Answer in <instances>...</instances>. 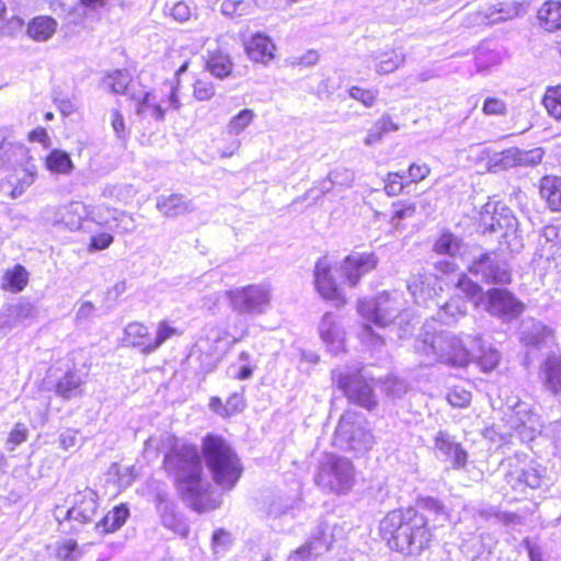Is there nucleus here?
<instances>
[{"instance_id": "f257e3e1", "label": "nucleus", "mask_w": 561, "mask_h": 561, "mask_svg": "<svg viewBox=\"0 0 561 561\" xmlns=\"http://www.w3.org/2000/svg\"><path fill=\"white\" fill-rule=\"evenodd\" d=\"M417 507L394 510L379 522V535L386 546L405 556H419L430 547L433 529L449 522V512L437 499L420 497Z\"/></svg>"}, {"instance_id": "f03ea898", "label": "nucleus", "mask_w": 561, "mask_h": 561, "mask_svg": "<svg viewBox=\"0 0 561 561\" xmlns=\"http://www.w3.org/2000/svg\"><path fill=\"white\" fill-rule=\"evenodd\" d=\"M164 467L174 478L183 500L195 511H202L209 482L203 476L197 448L192 445L173 448L164 458Z\"/></svg>"}, {"instance_id": "7ed1b4c3", "label": "nucleus", "mask_w": 561, "mask_h": 561, "mask_svg": "<svg viewBox=\"0 0 561 561\" xmlns=\"http://www.w3.org/2000/svg\"><path fill=\"white\" fill-rule=\"evenodd\" d=\"M414 347L425 365L443 363L453 367H465L472 358L460 336L448 331H436L432 322L424 324Z\"/></svg>"}, {"instance_id": "20e7f679", "label": "nucleus", "mask_w": 561, "mask_h": 561, "mask_svg": "<svg viewBox=\"0 0 561 561\" xmlns=\"http://www.w3.org/2000/svg\"><path fill=\"white\" fill-rule=\"evenodd\" d=\"M202 451L215 483L224 490H231L243 470L232 447L218 435H207L203 439Z\"/></svg>"}, {"instance_id": "39448f33", "label": "nucleus", "mask_w": 561, "mask_h": 561, "mask_svg": "<svg viewBox=\"0 0 561 561\" xmlns=\"http://www.w3.org/2000/svg\"><path fill=\"white\" fill-rule=\"evenodd\" d=\"M404 301L400 293H380L375 298H364L358 300L357 311L360 317L367 322L364 324L360 332V339L364 343L376 346L382 344L379 336L373 333V329L368 323H374L377 327H386L392 321L402 316Z\"/></svg>"}, {"instance_id": "423d86ee", "label": "nucleus", "mask_w": 561, "mask_h": 561, "mask_svg": "<svg viewBox=\"0 0 561 561\" xmlns=\"http://www.w3.org/2000/svg\"><path fill=\"white\" fill-rule=\"evenodd\" d=\"M28 160L26 147L14 141L7 130L0 129V167L23 165L15 171V174L7 179V184L11 186L10 196L12 198L21 196L35 180L36 167Z\"/></svg>"}, {"instance_id": "0eeeda50", "label": "nucleus", "mask_w": 561, "mask_h": 561, "mask_svg": "<svg viewBox=\"0 0 561 561\" xmlns=\"http://www.w3.org/2000/svg\"><path fill=\"white\" fill-rule=\"evenodd\" d=\"M237 342V339L229 340V332L225 328L206 325L191 351V357L199 362L204 371H210Z\"/></svg>"}, {"instance_id": "6e6552de", "label": "nucleus", "mask_w": 561, "mask_h": 561, "mask_svg": "<svg viewBox=\"0 0 561 561\" xmlns=\"http://www.w3.org/2000/svg\"><path fill=\"white\" fill-rule=\"evenodd\" d=\"M355 468L350 459L327 454L320 461L316 483L329 492L346 494L355 483Z\"/></svg>"}, {"instance_id": "1a4fd4ad", "label": "nucleus", "mask_w": 561, "mask_h": 561, "mask_svg": "<svg viewBox=\"0 0 561 561\" xmlns=\"http://www.w3.org/2000/svg\"><path fill=\"white\" fill-rule=\"evenodd\" d=\"M225 297L239 314L262 316L272 307L273 287L270 283L250 284L226 290Z\"/></svg>"}, {"instance_id": "9d476101", "label": "nucleus", "mask_w": 561, "mask_h": 561, "mask_svg": "<svg viewBox=\"0 0 561 561\" xmlns=\"http://www.w3.org/2000/svg\"><path fill=\"white\" fill-rule=\"evenodd\" d=\"M504 416L507 425L514 430L523 440H533L542 431L540 416L534 411L530 403L516 396L505 399Z\"/></svg>"}, {"instance_id": "9b49d317", "label": "nucleus", "mask_w": 561, "mask_h": 561, "mask_svg": "<svg viewBox=\"0 0 561 561\" xmlns=\"http://www.w3.org/2000/svg\"><path fill=\"white\" fill-rule=\"evenodd\" d=\"M56 222L62 224L70 231L91 232V222L99 227H111L107 216H103V206L85 205L82 202H70L57 211Z\"/></svg>"}, {"instance_id": "f8f14e48", "label": "nucleus", "mask_w": 561, "mask_h": 561, "mask_svg": "<svg viewBox=\"0 0 561 561\" xmlns=\"http://www.w3.org/2000/svg\"><path fill=\"white\" fill-rule=\"evenodd\" d=\"M334 445L341 449L366 453L374 445V436L362 425L356 412L346 411L336 426Z\"/></svg>"}, {"instance_id": "ddd939ff", "label": "nucleus", "mask_w": 561, "mask_h": 561, "mask_svg": "<svg viewBox=\"0 0 561 561\" xmlns=\"http://www.w3.org/2000/svg\"><path fill=\"white\" fill-rule=\"evenodd\" d=\"M332 379L341 389L347 399L362 408L371 410L377 401L370 382L360 374L359 369L355 371L333 370Z\"/></svg>"}, {"instance_id": "4468645a", "label": "nucleus", "mask_w": 561, "mask_h": 561, "mask_svg": "<svg viewBox=\"0 0 561 561\" xmlns=\"http://www.w3.org/2000/svg\"><path fill=\"white\" fill-rule=\"evenodd\" d=\"M484 308L491 314L512 320L520 316L525 309L524 304L506 289H490L484 298Z\"/></svg>"}, {"instance_id": "2eb2a0df", "label": "nucleus", "mask_w": 561, "mask_h": 561, "mask_svg": "<svg viewBox=\"0 0 561 561\" xmlns=\"http://www.w3.org/2000/svg\"><path fill=\"white\" fill-rule=\"evenodd\" d=\"M314 287L319 295L337 305L346 304L345 295L342 288L335 282L332 275V266L327 257L317 261L313 272Z\"/></svg>"}, {"instance_id": "dca6fc26", "label": "nucleus", "mask_w": 561, "mask_h": 561, "mask_svg": "<svg viewBox=\"0 0 561 561\" xmlns=\"http://www.w3.org/2000/svg\"><path fill=\"white\" fill-rule=\"evenodd\" d=\"M481 222L484 230L491 232L503 230L504 236L515 233L518 228V220L513 211L504 204H486L481 213Z\"/></svg>"}, {"instance_id": "f3484780", "label": "nucleus", "mask_w": 561, "mask_h": 561, "mask_svg": "<svg viewBox=\"0 0 561 561\" xmlns=\"http://www.w3.org/2000/svg\"><path fill=\"white\" fill-rule=\"evenodd\" d=\"M378 257L375 253L355 252L347 255L340 264V272L350 287H355L360 278L376 268Z\"/></svg>"}, {"instance_id": "a211bd4d", "label": "nucleus", "mask_w": 561, "mask_h": 561, "mask_svg": "<svg viewBox=\"0 0 561 561\" xmlns=\"http://www.w3.org/2000/svg\"><path fill=\"white\" fill-rule=\"evenodd\" d=\"M520 342L528 350H541L554 343L553 330L535 319H525L520 325Z\"/></svg>"}, {"instance_id": "6ab92c4d", "label": "nucleus", "mask_w": 561, "mask_h": 561, "mask_svg": "<svg viewBox=\"0 0 561 561\" xmlns=\"http://www.w3.org/2000/svg\"><path fill=\"white\" fill-rule=\"evenodd\" d=\"M470 272L481 275L486 283L507 284L511 282L507 264L499 260L495 254H485L474 261L470 266Z\"/></svg>"}, {"instance_id": "aec40b11", "label": "nucleus", "mask_w": 561, "mask_h": 561, "mask_svg": "<svg viewBox=\"0 0 561 561\" xmlns=\"http://www.w3.org/2000/svg\"><path fill=\"white\" fill-rule=\"evenodd\" d=\"M99 507L98 495L94 490L85 488L72 495L71 506L66 511L68 519L81 524L91 523Z\"/></svg>"}, {"instance_id": "412c9836", "label": "nucleus", "mask_w": 561, "mask_h": 561, "mask_svg": "<svg viewBox=\"0 0 561 561\" xmlns=\"http://www.w3.org/2000/svg\"><path fill=\"white\" fill-rule=\"evenodd\" d=\"M434 448L438 457H444L454 469H461L466 466L468 454L461 445L444 431H439L434 438Z\"/></svg>"}, {"instance_id": "4be33fe9", "label": "nucleus", "mask_w": 561, "mask_h": 561, "mask_svg": "<svg viewBox=\"0 0 561 561\" xmlns=\"http://www.w3.org/2000/svg\"><path fill=\"white\" fill-rule=\"evenodd\" d=\"M408 289L417 305L427 306L430 300L443 290L438 276L434 274H417L409 282Z\"/></svg>"}, {"instance_id": "5701e85b", "label": "nucleus", "mask_w": 561, "mask_h": 561, "mask_svg": "<svg viewBox=\"0 0 561 561\" xmlns=\"http://www.w3.org/2000/svg\"><path fill=\"white\" fill-rule=\"evenodd\" d=\"M510 471L506 473V482L517 491H524L526 488L537 489L541 484L542 476L538 469L530 465H513L510 461Z\"/></svg>"}, {"instance_id": "b1692460", "label": "nucleus", "mask_w": 561, "mask_h": 561, "mask_svg": "<svg viewBox=\"0 0 561 561\" xmlns=\"http://www.w3.org/2000/svg\"><path fill=\"white\" fill-rule=\"evenodd\" d=\"M436 270L446 276L448 283L454 284L455 288L465 294L468 299H474L481 291V287L472 282L463 273H456V264L450 260H442L435 264Z\"/></svg>"}, {"instance_id": "393cba45", "label": "nucleus", "mask_w": 561, "mask_h": 561, "mask_svg": "<svg viewBox=\"0 0 561 561\" xmlns=\"http://www.w3.org/2000/svg\"><path fill=\"white\" fill-rule=\"evenodd\" d=\"M319 331L323 343L332 355H339L345 351V333L333 314L325 313L323 316Z\"/></svg>"}, {"instance_id": "a878e982", "label": "nucleus", "mask_w": 561, "mask_h": 561, "mask_svg": "<svg viewBox=\"0 0 561 561\" xmlns=\"http://www.w3.org/2000/svg\"><path fill=\"white\" fill-rule=\"evenodd\" d=\"M122 345L137 348L144 355L153 353L152 336L149 328L140 322H130L125 327Z\"/></svg>"}, {"instance_id": "bb28decb", "label": "nucleus", "mask_w": 561, "mask_h": 561, "mask_svg": "<svg viewBox=\"0 0 561 561\" xmlns=\"http://www.w3.org/2000/svg\"><path fill=\"white\" fill-rule=\"evenodd\" d=\"M244 49L250 60L267 65L275 57L276 46L270 36L255 33L244 43Z\"/></svg>"}, {"instance_id": "cd10ccee", "label": "nucleus", "mask_w": 561, "mask_h": 561, "mask_svg": "<svg viewBox=\"0 0 561 561\" xmlns=\"http://www.w3.org/2000/svg\"><path fill=\"white\" fill-rule=\"evenodd\" d=\"M331 548V541L323 533H319V536L312 537L306 545L296 549L288 557L287 561H310Z\"/></svg>"}, {"instance_id": "c85d7f7f", "label": "nucleus", "mask_w": 561, "mask_h": 561, "mask_svg": "<svg viewBox=\"0 0 561 561\" xmlns=\"http://www.w3.org/2000/svg\"><path fill=\"white\" fill-rule=\"evenodd\" d=\"M368 58L374 62L377 73L388 75L404 64L405 54L402 50L391 48L383 51H375Z\"/></svg>"}, {"instance_id": "c756f323", "label": "nucleus", "mask_w": 561, "mask_h": 561, "mask_svg": "<svg viewBox=\"0 0 561 561\" xmlns=\"http://www.w3.org/2000/svg\"><path fill=\"white\" fill-rule=\"evenodd\" d=\"M136 101V113L141 119L161 122L164 119V108L158 103L156 96L146 91L142 95H131Z\"/></svg>"}, {"instance_id": "7c9ffc66", "label": "nucleus", "mask_w": 561, "mask_h": 561, "mask_svg": "<svg viewBox=\"0 0 561 561\" xmlns=\"http://www.w3.org/2000/svg\"><path fill=\"white\" fill-rule=\"evenodd\" d=\"M157 208L167 217H176L194 210L192 201L182 194H171L169 196H159Z\"/></svg>"}, {"instance_id": "2f4dec72", "label": "nucleus", "mask_w": 561, "mask_h": 561, "mask_svg": "<svg viewBox=\"0 0 561 561\" xmlns=\"http://www.w3.org/2000/svg\"><path fill=\"white\" fill-rule=\"evenodd\" d=\"M162 525L174 534L186 537L188 525L186 520L175 512L174 505L169 502H161L158 506Z\"/></svg>"}, {"instance_id": "473e14b6", "label": "nucleus", "mask_w": 561, "mask_h": 561, "mask_svg": "<svg viewBox=\"0 0 561 561\" xmlns=\"http://www.w3.org/2000/svg\"><path fill=\"white\" fill-rule=\"evenodd\" d=\"M540 196L553 211L561 210V176L546 175L540 181Z\"/></svg>"}, {"instance_id": "72a5a7b5", "label": "nucleus", "mask_w": 561, "mask_h": 561, "mask_svg": "<svg viewBox=\"0 0 561 561\" xmlns=\"http://www.w3.org/2000/svg\"><path fill=\"white\" fill-rule=\"evenodd\" d=\"M541 377L546 387L553 393L561 391V357L551 354L541 367Z\"/></svg>"}, {"instance_id": "f704fd0d", "label": "nucleus", "mask_w": 561, "mask_h": 561, "mask_svg": "<svg viewBox=\"0 0 561 561\" xmlns=\"http://www.w3.org/2000/svg\"><path fill=\"white\" fill-rule=\"evenodd\" d=\"M206 68L214 77L225 79L230 76L233 62L228 53L216 49L214 51H208Z\"/></svg>"}, {"instance_id": "c9c22d12", "label": "nucleus", "mask_w": 561, "mask_h": 561, "mask_svg": "<svg viewBox=\"0 0 561 561\" xmlns=\"http://www.w3.org/2000/svg\"><path fill=\"white\" fill-rule=\"evenodd\" d=\"M398 129L399 125L394 123L389 115L385 114L379 117L367 130L364 144L368 147L375 146L381 142L387 134L397 131Z\"/></svg>"}, {"instance_id": "e433bc0d", "label": "nucleus", "mask_w": 561, "mask_h": 561, "mask_svg": "<svg viewBox=\"0 0 561 561\" xmlns=\"http://www.w3.org/2000/svg\"><path fill=\"white\" fill-rule=\"evenodd\" d=\"M188 65V59L182 60L179 64L178 69L175 70L174 78L171 81L164 83V90L168 93V95L165 100H162V102L167 104L165 110L178 111L181 108L182 103L178 94L180 89V77L187 70Z\"/></svg>"}, {"instance_id": "4c0bfd02", "label": "nucleus", "mask_w": 561, "mask_h": 561, "mask_svg": "<svg viewBox=\"0 0 561 561\" xmlns=\"http://www.w3.org/2000/svg\"><path fill=\"white\" fill-rule=\"evenodd\" d=\"M103 216H107L111 221L112 228L104 227L108 231L128 233L133 232L136 228L133 216L116 208H108L103 206Z\"/></svg>"}, {"instance_id": "58836bf2", "label": "nucleus", "mask_w": 561, "mask_h": 561, "mask_svg": "<svg viewBox=\"0 0 561 561\" xmlns=\"http://www.w3.org/2000/svg\"><path fill=\"white\" fill-rule=\"evenodd\" d=\"M538 19L545 30L549 32L561 27V2L546 1L538 10Z\"/></svg>"}, {"instance_id": "ea45409f", "label": "nucleus", "mask_w": 561, "mask_h": 561, "mask_svg": "<svg viewBox=\"0 0 561 561\" xmlns=\"http://www.w3.org/2000/svg\"><path fill=\"white\" fill-rule=\"evenodd\" d=\"M83 378L75 373L68 371L56 385V393L69 400L82 394Z\"/></svg>"}, {"instance_id": "a19ab883", "label": "nucleus", "mask_w": 561, "mask_h": 561, "mask_svg": "<svg viewBox=\"0 0 561 561\" xmlns=\"http://www.w3.org/2000/svg\"><path fill=\"white\" fill-rule=\"evenodd\" d=\"M56 27L57 22L53 18L37 16L30 22L27 33L33 39L45 42L54 35Z\"/></svg>"}, {"instance_id": "79ce46f5", "label": "nucleus", "mask_w": 561, "mask_h": 561, "mask_svg": "<svg viewBox=\"0 0 561 561\" xmlns=\"http://www.w3.org/2000/svg\"><path fill=\"white\" fill-rule=\"evenodd\" d=\"M128 515L129 510L126 505L116 506L96 524V528L105 534L115 531L125 524Z\"/></svg>"}, {"instance_id": "37998d69", "label": "nucleus", "mask_w": 561, "mask_h": 561, "mask_svg": "<svg viewBox=\"0 0 561 561\" xmlns=\"http://www.w3.org/2000/svg\"><path fill=\"white\" fill-rule=\"evenodd\" d=\"M130 81L131 78L127 70H114L103 77L101 84L114 94H125Z\"/></svg>"}, {"instance_id": "c03bdc74", "label": "nucleus", "mask_w": 561, "mask_h": 561, "mask_svg": "<svg viewBox=\"0 0 561 561\" xmlns=\"http://www.w3.org/2000/svg\"><path fill=\"white\" fill-rule=\"evenodd\" d=\"M465 250L462 241L450 232L443 233L434 244V251L437 254L456 257L461 255Z\"/></svg>"}, {"instance_id": "a18cd8bd", "label": "nucleus", "mask_w": 561, "mask_h": 561, "mask_svg": "<svg viewBox=\"0 0 561 561\" xmlns=\"http://www.w3.org/2000/svg\"><path fill=\"white\" fill-rule=\"evenodd\" d=\"M518 148H508L501 152L492 154L488 161V168L491 172H499L514 167H518Z\"/></svg>"}, {"instance_id": "49530a36", "label": "nucleus", "mask_w": 561, "mask_h": 561, "mask_svg": "<svg viewBox=\"0 0 561 561\" xmlns=\"http://www.w3.org/2000/svg\"><path fill=\"white\" fill-rule=\"evenodd\" d=\"M47 170L56 174H68L73 169L69 154L62 150L54 149L45 161Z\"/></svg>"}, {"instance_id": "de8ad7c7", "label": "nucleus", "mask_w": 561, "mask_h": 561, "mask_svg": "<svg viewBox=\"0 0 561 561\" xmlns=\"http://www.w3.org/2000/svg\"><path fill=\"white\" fill-rule=\"evenodd\" d=\"M28 283V273L26 268L20 264L15 265L12 270L7 271L3 277V288L13 293H19L24 289Z\"/></svg>"}, {"instance_id": "09e8293b", "label": "nucleus", "mask_w": 561, "mask_h": 561, "mask_svg": "<svg viewBox=\"0 0 561 561\" xmlns=\"http://www.w3.org/2000/svg\"><path fill=\"white\" fill-rule=\"evenodd\" d=\"M136 193L137 191L131 184L117 183L105 185L102 191V196L117 202L128 203L134 198Z\"/></svg>"}, {"instance_id": "8fccbe9b", "label": "nucleus", "mask_w": 561, "mask_h": 561, "mask_svg": "<svg viewBox=\"0 0 561 561\" xmlns=\"http://www.w3.org/2000/svg\"><path fill=\"white\" fill-rule=\"evenodd\" d=\"M542 104L550 116L561 119V85L549 87L543 95Z\"/></svg>"}, {"instance_id": "3c124183", "label": "nucleus", "mask_w": 561, "mask_h": 561, "mask_svg": "<svg viewBox=\"0 0 561 561\" xmlns=\"http://www.w3.org/2000/svg\"><path fill=\"white\" fill-rule=\"evenodd\" d=\"M466 311V305L462 300L451 299L440 308L438 317L443 323L450 324L463 316Z\"/></svg>"}, {"instance_id": "603ef678", "label": "nucleus", "mask_w": 561, "mask_h": 561, "mask_svg": "<svg viewBox=\"0 0 561 561\" xmlns=\"http://www.w3.org/2000/svg\"><path fill=\"white\" fill-rule=\"evenodd\" d=\"M182 332L176 327L172 325L167 320L159 321L156 329V334L152 336L153 352H156L163 343L174 336H180Z\"/></svg>"}, {"instance_id": "864d4df0", "label": "nucleus", "mask_w": 561, "mask_h": 561, "mask_svg": "<svg viewBox=\"0 0 561 561\" xmlns=\"http://www.w3.org/2000/svg\"><path fill=\"white\" fill-rule=\"evenodd\" d=\"M416 206L412 202L399 201L392 204V213L390 224L398 228L401 221L410 219L414 216Z\"/></svg>"}, {"instance_id": "5fc2aeb1", "label": "nucleus", "mask_w": 561, "mask_h": 561, "mask_svg": "<svg viewBox=\"0 0 561 561\" xmlns=\"http://www.w3.org/2000/svg\"><path fill=\"white\" fill-rule=\"evenodd\" d=\"M255 114L252 110L245 108L234 115L227 125V131L230 135L241 134L254 119Z\"/></svg>"}, {"instance_id": "6e6d98bb", "label": "nucleus", "mask_w": 561, "mask_h": 561, "mask_svg": "<svg viewBox=\"0 0 561 561\" xmlns=\"http://www.w3.org/2000/svg\"><path fill=\"white\" fill-rule=\"evenodd\" d=\"M481 354L478 356V364L483 371L493 370L500 363L501 355L493 347L484 348L481 346Z\"/></svg>"}, {"instance_id": "4d7b16f0", "label": "nucleus", "mask_w": 561, "mask_h": 561, "mask_svg": "<svg viewBox=\"0 0 561 561\" xmlns=\"http://www.w3.org/2000/svg\"><path fill=\"white\" fill-rule=\"evenodd\" d=\"M447 401L455 408H466L471 402V392L461 386H455L449 389Z\"/></svg>"}, {"instance_id": "13d9d810", "label": "nucleus", "mask_w": 561, "mask_h": 561, "mask_svg": "<svg viewBox=\"0 0 561 561\" xmlns=\"http://www.w3.org/2000/svg\"><path fill=\"white\" fill-rule=\"evenodd\" d=\"M10 311L11 316L14 317V324L25 323L35 318V308L31 302H20L13 306Z\"/></svg>"}, {"instance_id": "bf43d9fd", "label": "nucleus", "mask_w": 561, "mask_h": 561, "mask_svg": "<svg viewBox=\"0 0 561 561\" xmlns=\"http://www.w3.org/2000/svg\"><path fill=\"white\" fill-rule=\"evenodd\" d=\"M507 106L504 100L495 96H488L482 106V112L486 116L505 115Z\"/></svg>"}, {"instance_id": "052dcab7", "label": "nucleus", "mask_w": 561, "mask_h": 561, "mask_svg": "<svg viewBox=\"0 0 561 561\" xmlns=\"http://www.w3.org/2000/svg\"><path fill=\"white\" fill-rule=\"evenodd\" d=\"M518 167H534L541 162L543 158V150L541 148H534L530 150L518 149Z\"/></svg>"}, {"instance_id": "680f3d73", "label": "nucleus", "mask_w": 561, "mask_h": 561, "mask_svg": "<svg viewBox=\"0 0 561 561\" xmlns=\"http://www.w3.org/2000/svg\"><path fill=\"white\" fill-rule=\"evenodd\" d=\"M404 186L403 174L398 172H390L387 174L385 180V192L388 196L399 195L403 191Z\"/></svg>"}, {"instance_id": "e2e57ef3", "label": "nucleus", "mask_w": 561, "mask_h": 561, "mask_svg": "<svg viewBox=\"0 0 561 561\" xmlns=\"http://www.w3.org/2000/svg\"><path fill=\"white\" fill-rule=\"evenodd\" d=\"M250 4L243 0H225L221 12L228 16H240L249 12Z\"/></svg>"}, {"instance_id": "0e129e2a", "label": "nucleus", "mask_w": 561, "mask_h": 561, "mask_svg": "<svg viewBox=\"0 0 561 561\" xmlns=\"http://www.w3.org/2000/svg\"><path fill=\"white\" fill-rule=\"evenodd\" d=\"M28 436V430L25 424L16 423L9 434L7 445L10 450H14L20 444L25 442Z\"/></svg>"}, {"instance_id": "69168bd1", "label": "nucleus", "mask_w": 561, "mask_h": 561, "mask_svg": "<svg viewBox=\"0 0 561 561\" xmlns=\"http://www.w3.org/2000/svg\"><path fill=\"white\" fill-rule=\"evenodd\" d=\"M348 94L352 99L359 101L366 107L373 106L377 99V92L359 87H352L348 90Z\"/></svg>"}, {"instance_id": "338daca9", "label": "nucleus", "mask_w": 561, "mask_h": 561, "mask_svg": "<svg viewBox=\"0 0 561 561\" xmlns=\"http://www.w3.org/2000/svg\"><path fill=\"white\" fill-rule=\"evenodd\" d=\"M193 88V95L198 101H208L215 95V87L210 81L196 80Z\"/></svg>"}, {"instance_id": "774afa93", "label": "nucleus", "mask_w": 561, "mask_h": 561, "mask_svg": "<svg viewBox=\"0 0 561 561\" xmlns=\"http://www.w3.org/2000/svg\"><path fill=\"white\" fill-rule=\"evenodd\" d=\"M170 15L179 22H186L193 13V9L185 1H178L169 8Z\"/></svg>"}]
</instances>
